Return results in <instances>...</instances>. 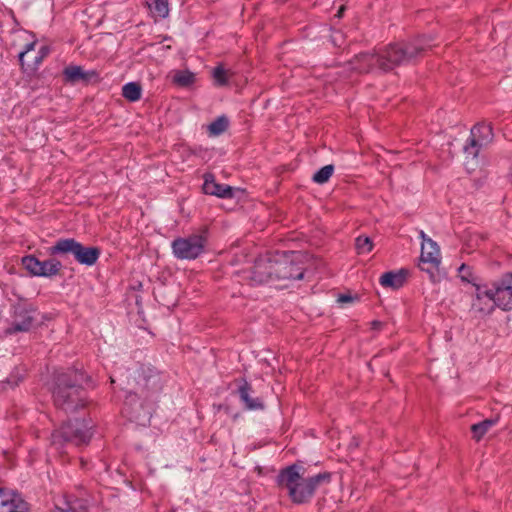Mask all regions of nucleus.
I'll list each match as a JSON object with an SVG mask.
<instances>
[{"label":"nucleus","mask_w":512,"mask_h":512,"mask_svg":"<svg viewBox=\"0 0 512 512\" xmlns=\"http://www.w3.org/2000/svg\"><path fill=\"white\" fill-rule=\"evenodd\" d=\"M333 170L332 165H326L314 174L313 180L319 184H323L332 176Z\"/></svg>","instance_id":"cd10ccee"},{"label":"nucleus","mask_w":512,"mask_h":512,"mask_svg":"<svg viewBox=\"0 0 512 512\" xmlns=\"http://www.w3.org/2000/svg\"><path fill=\"white\" fill-rule=\"evenodd\" d=\"M343 10H344V8H343V7H341V8H340V10L338 11V16H339V17L342 15Z\"/></svg>","instance_id":"2f4dec72"},{"label":"nucleus","mask_w":512,"mask_h":512,"mask_svg":"<svg viewBox=\"0 0 512 512\" xmlns=\"http://www.w3.org/2000/svg\"><path fill=\"white\" fill-rule=\"evenodd\" d=\"M302 466L292 465L278 476L279 485L285 488L294 503L302 504L309 501L315 490L330 480V474L322 473L312 477H305Z\"/></svg>","instance_id":"f03ea898"},{"label":"nucleus","mask_w":512,"mask_h":512,"mask_svg":"<svg viewBox=\"0 0 512 512\" xmlns=\"http://www.w3.org/2000/svg\"><path fill=\"white\" fill-rule=\"evenodd\" d=\"M406 278V272L401 270L398 272H387L380 277V284L383 287L398 289L403 286Z\"/></svg>","instance_id":"dca6fc26"},{"label":"nucleus","mask_w":512,"mask_h":512,"mask_svg":"<svg viewBox=\"0 0 512 512\" xmlns=\"http://www.w3.org/2000/svg\"><path fill=\"white\" fill-rule=\"evenodd\" d=\"M142 89L138 83L129 82L122 88V95L131 102H135L141 98Z\"/></svg>","instance_id":"aec40b11"},{"label":"nucleus","mask_w":512,"mask_h":512,"mask_svg":"<svg viewBox=\"0 0 512 512\" xmlns=\"http://www.w3.org/2000/svg\"><path fill=\"white\" fill-rule=\"evenodd\" d=\"M37 43L33 41L26 45L24 51L19 54V61L23 68L29 71H34L40 65L42 60L49 54L47 46H40L36 50Z\"/></svg>","instance_id":"9d476101"},{"label":"nucleus","mask_w":512,"mask_h":512,"mask_svg":"<svg viewBox=\"0 0 512 512\" xmlns=\"http://www.w3.org/2000/svg\"><path fill=\"white\" fill-rule=\"evenodd\" d=\"M355 248L358 254H367L373 249V243L369 237L359 236L355 240Z\"/></svg>","instance_id":"393cba45"},{"label":"nucleus","mask_w":512,"mask_h":512,"mask_svg":"<svg viewBox=\"0 0 512 512\" xmlns=\"http://www.w3.org/2000/svg\"><path fill=\"white\" fill-rule=\"evenodd\" d=\"M146 4L156 17L165 18L169 14L168 0H146Z\"/></svg>","instance_id":"6ab92c4d"},{"label":"nucleus","mask_w":512,"mask_h":512,"mask_svg":"<svg viewBox=\"0 0 512 512\" xmlns=\"http://www.w3.org/2000/svg\"><path fill=\"white\" fill-rule=\"evenodd\" d=\"M83 392L75 386H70L61 381L54 391V400L56 405L64 407L67 410H74L79 406H84Z\"/></svg>","instance_id":"0eeeda50"},{"label":"nucleus","mask_w":512,"mask_h":512,"mask_svg":"<svg viewBox=\"0 0 512 512\" xmlns=\"http://www.w3.org/2000/svg\"><path fill=\"white\" fill-rule=\"evenodd\" d=\"M207 243L206 232L180 237L172 242V250L178 259L193 260L199 257Z\"/></svg>","instance_id":"39448f33"},{"label":"nucleus","mask_w":512,"mask_h":512,"mask_svg":"<svg viewBox=\"0 0 512 512\" xmlns=\"http://www.w3.org/2000/svg\"><path fill=\"white\" fill-rule=\"evenodd\" d=\"M90 429L84 420H75V423H68L53 434V443L56 444L61 438L73 441L76 445L87 443L91 438Z\"/></svg>","instance_id":"423d86ee"},{"label":"nucleus","mask_w":512,"mask_h":512,"mask_svg":"<svg viewBox=\"0 0 512 512\" xmlns=\"http://www.w3.org/2000/svg\"><path fill=\"white\" fill-rule=\"evenodd\" d=\"M510 178H511V181H512V167L510 168Z\"/></svg>","instance_id":"72a5a7b5"},{"label":"nucleus","mask_w":512,"mask_h":512,"mask_svg":"<svg viewBox=\"0 0 512 512\" xmlns=\"http://www.w3.org/2000/svg\"><path fill=\"white\" fill-rule=\"evenodd\" d=\"M239 395H240L241 400L245 403V405L248 409L252 410V409H258V408L262 407L259 399H253L250 396V387L249 386L244 385V386L240 387Z\"/></svg>","instance_id":"4be33fe9"},{"label":"nucleus","mask_w":512,"mask_h":512,"mask_svg":"<svg viewBox=\"0 0 512 512\" xmlns=\"http://www.w3.org/2000/svg\"><path fill=\"white\" fill-rule=\"evenodd\" d=\"M475 296L472 302V309L481 314L488 315L496 307L492 287L487 285L474 284Z\"/></svg>","instance_id":"1a4fd4ad"},{"label":"nucleus","mask_w":512,"mask_h":512,"mask_svg":"<svg viewBox=\"0 0 512 512\" xmlns=\"http://www.w3.org/2000/svg\"><path fill=\"white\" fill-rule=\"evenodd\" d=\"M229 71L225 70L222 66H218L213 71V78L217 85H226L229 78Z\"/></svg>","instance_id":"c85d7f7f"},{"label":"nucleus","mask_w":512,"mask_h":512,"mask_svg":"<svg viewBox=\"0 0 512 512\" xmlns=\"http://www.w3.org/2000/svg\"><path fill=\"white\" fill-rule=\"evenodd\" d=\"M22 263L32 275L41 277L56 275L61 268V263L56 259L40 261L32 255L24 257Z\"/></svg>","instance_id":"6e6552de"},{"label":"nucleus","mask_w":512,"mask_h":512,"mask_svg":"<svg viewBox=\"0 0 512 512\" xmlns=\"http://www.w3.org/2000/svg\"><path fill=\"white\" fill-rule=\"evenodd\" d=\"M0 512H27V506L18 493L0 488Z\"/></svg>","instance_id":"ddd939ff"},{"label":"nucleus","mask_w":512,"mask_h":512,"mask_svg":"<svg viewBox=\"0 0 512 512\" xmlns=\"http://www.w3.org/2000/svg\"><path fill=\"white\" fill-rule=\"evenodd\" d=\"M228 126V121L225 117H219L208 126L209 134L217 136L223 133Z\"/></svg>","instance_id":"b1692460"},{"label":"nucleus","mask_w":512,"mask_h":512,"mask_svg":"<svg viewBox=\"0 0 512 512\" xmlns=\"http://www.w3.org/2000/svg\"><path fill=\"white\" fill-rule=\"evenodd\" d=\"M52 512H86V507L78 500L59 499Z\"/></svg>","instance_id":"f3484780"},{"label":"nucleus","mask_w":512,"mask_h":512,"mask_svg":"<svg viewBox=\"0 0 512 512\" xmlns=\"http://www.w3.org/2000/svg\"><path fill=\"white\" fill-rule=\"evenodd\" d=\"M32 323V317L30 315H19L16 316L13 323V331H26L30 328Z\"/></svg>","instance_id":"a878e982"},{"label":"nucleus","mask_w":512,"mask_h":512,"mask_svg":"<svg viewBox=\"0 0 512 512\" xmlns=\"http://www.w3.org/2000/svg\"><path fill=\"white\" fill-rule=\"evenodd\" d=\"M203 191L205 194L215 195L222 198L233 196V188L231 186L216 183L211 176L205 177Z\"/></svg>","instance_id":"4468645a"},{"label":"nucleus","mask_w":512,"mask_h":512,"mask_svg":"<svg viewBox=\"0 0 512 512\" xmlns=\"http://www.w3.org/2000/svg\"><path fill=\"white\" fill-rule=\"evenodd\" d=\"M493 139L492 127L489 124H479L471 130V145L465 148L467 155L476 156L475 147L485 146Z\"/></svg>","instance_id":"f8f14e48"},{"label":"nucleus","mask_w":512,"mask_h":512,"mask_svg":"<svg viewBox=\"0 0 512 512\" xmlns=\"http://www.w3.org/2000/svg\"><path fill=\"white\" fill-rule=\"evenodd\" d=\"M34 56H35V53L32 52V53L29 54V58L28 59L32 60L34 58Z\"/></svg>","instance_id":"473e14b6"},{"label":"nucleus","mask_w":512,"mask_h":512,"mask_svg":"<svg viewBox=\"0 0 512 512\" xmlns=\"http://www.w3.org/2000/svg\"><path fill=\"white\" fill-rule=\"evenodd\" d=\"M173 81L181 87H187L194 83L195 75L188 70L175 71Z\"/></svg>","instance_id":"5701e85b"},{"label":"nucleus","mask_w":512,"mask_h":512,"mask_svg":"<svg viewBox=\"0 0 512 512\" xmlns=\"http://www.w3.org/2000/svg\"><path fill=\"white\" fill-rule=\"evenodd\" d=\"M99 253L100 252L97 248L84 247L81 244H79L74 257L79 263L90 266L97 261Z\"/></svg>","instance_id":"2eb2a0df"},{"label":"nucleus","mask_w":512,"mask_h":512,"mask_svg":"<svg viewBox=\"0 0 512 512\" xmlns=\"http://www.w3.org/2000/svg\"><path fill=\"white\" fill-rule=\"evenodd\" d=\"M426 45V39L421 38L405 48L400 45L390 46L381 55H361L358 59L360 65L357 67V69L363 72L368 71L374 65H378L382 70H390L394 66L417 56L418 53L422 51Z\"/></svg>","instance_id":"7ed1b4c3"},{"label":"nucleus","mask_w":512,"mask_h":512,"mask_svg":"<svg viewBox=\"0 0 512 512\" xmlns=\"http://www.w3.org/2000/svg\"><path fill=\"white\" fill-rule=\"evenodd\" d=\"M421 238V254L419 258V267L422 271L429 274L431 281H437L436 271L441 264V251L439 245L425 234L420 231Z\"/></svg>","instance_id":"20e7f679"},{"label":"nucleus","mask_w":512,"mask_h":512,"mask_svg":"<svg viewBox=\"0 0 512 512\" xmlns=\"http://www.w3.org/2000/svg\"><path fill=\"white\" fill-rule=\"evenodd\" d=\"M355 300V298L348 294H343L338 297V302L345 304V303H352Z\"/></svg>","instance_id":"7c9ffc66"},{"label":"nucleus","mask_w":512,"mask_h":512,"mask_svg":"<svg viewBox=\"0 0 512 512\" xmlns=\"http://www.w3.org/2000/svg\"><path fill=\"white\" fill-rule=\"evenodd\" d=\"M301 254L289 252L276 254L275 256L259 259L254 266L252 280L255 283L268 282L271 279H296L303 278V270L295 262L299 261Z\"/></svg>","instance_id":"f257e3e1"},{"label":"nucleus","mask_w":512,"mask_h":512,"mask_svg":"<svg viewBox=\"0 0 512 512\" xmlns=\"http://www.w3.org/2000/svg\"><path fill=\"white\" fill-rule=\"evenodd\" d=\"M496 420L486 419L480 423L474 424L471 427L473 438L479 441L494 425Z\"/></svg>","instance_id":"412c9836"},{"label":"nucleus","mask_w":512,"mask_h":512,"mask_svg":"<svg viewBox=\"0 0 512 512\" xmlns=\"http://www.w3.org/2000/svg\"><path fill=\"white\" fill-rule=\"evenodd\" d=\"M79 244L80 243L74 239H61L57 241L53 247L50 248V253H72L75 256Z\"/></svg>","instance_id":"a211bd4d"},{"label":"nucleus","mask_w":512,"mask_h":512,"mask_svg":"<svg viewBox=\"0 0 512 512\" xmlns=\"http://www.w3.org/2000/svg\"><path fill=\"white\" fill-rule=\"evenodd\" d=\"M66 78L70 81H77L84 78L83 71L79 66H69L64 70Z\"/></svg>","instance_id":"c756f323"},{"label":"nucleus","mask_w":512,"mask_h":512,"mask_svg":"<svg viewBox=\"0 0 512 512\" xmlns=\"http://www.w3.org/2000/svg\"><path fill=\"white\" fill-rule=\"evenodd\" d=\"M458 274L462 281L471 283L473 286H474V284H477L476 283L477 278L470 266H468L466 264H462L458 268Z\"/></svg>","instance_id":"bb28decb"},{"label":"nucleus","mask_w":512,"mask_h":512,"mask_svg":"<svg viewBox=\"0 0 512 512\" xmlns=\"http://www.w3.org/2000/svg\"><path fill=\"white\" fill-rule=\"evenodd\" d=\"M496 307L503 310L512 308V274L506 275L501 281L492 285Z\"/></svg>","instance_id":"9b49d317"}]
</instances>
